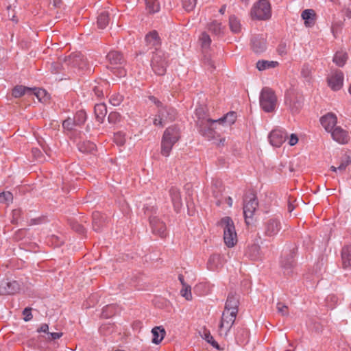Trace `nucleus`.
<instances>
[{"instance_id":"nucleus-1","label":"nucleus","mask_w":351,"mask_h":351,"mask_svg":"<svg viewBox=\"0 0 351 351\" xmlns=\"http://www.w3.org/2000/svg\"><path fill=\"white\" fill-rule=\"evenodd\" d=\"M239 295L236 293H230L226 300L224 310L219 322L218 332L221 337H226L234 324L239 309Z\"/></svg>"},{"instance_id":"nucleus-2","label":"nucleus","mask_w":351,"mask_h":351,"mask_svg":"<svg viewBox=\"0 0 351 351\" xmlns=\"http://www.w3.org/2000/svg\"><path fill=\"white\" fill-rule=\"evenodd\" d=\"M277 101V97L271 88L264 87L262 88L259 102L261 108L265 112H273L276 109Z\"/></svg>"},{"instance_id":"nucleus-3","label":"nucleus","mask_w":351,"mask_h":351,"mask_svg":"<svg viewBox=\"0 0 351 351\" xmlns=\"http://www.w3.org/2000/svg\"><path fill=\"white\" fill-rule=\"evenodd\" d=\"M64 64L77 69L80 73L86 72L89 74L93 72L86 58L80 53H73L66 57L64 59Z\"/></svg>"},{"instance_id":"nucleus-4","label":"nucleus","mask_w":351,"mask_h":351,"mask_svg":"<svg viewBox=\"0 0 351 351\" xmlns=\"http://www.w3.org/2000/svg\"><path fill=\"white\" fill-rule=\"evenodd\" d=\"M219 224L223 228V240L226 246L228 247L234 246L237 242V236L231 218L229 217L222 218Z\"/></svg>"},{"instance_id":"nucleus-5","label":"nucleus","mask_w":351,"mask_h":351,"mask_svg":"<svg viewBox=\"0 0 351 351\" xmlns=\"http://www.w3.org/2000/svg\"><path fill=\"white\" fill-rule=\"evenodd\" d=\"M250 15L252 19L265 21L271 17V5L268 0H258L252 8Z\"/></svg>"},{"instance_id":"nucleus-6","label":"nucleus","mask_w":351,"mask_h":351,"mask_svg":"<svg viewBox=\"0 0 351 351\" xmlns=\"http://www.w3.org/2000/svg\"><path fill=\"white\" fill-rule=\"evenodd\" d=\"M285 102L292 114H297L303 106L304 98L302 94L294 90H289L285 95Z\"/></svg>"},{"instance_id":"nucleus-7","label":"nucleus","mask_w":351,"mask_h":351,"mask_svg":"<svg viewBox=\"0 0 351 351\" xmlns=\"http://www.w3.org/2000/svg\"><path fill=\"white\" fill-rule=\"evenodd\" d=\"M151 66L154 72L158 75H164L166 73L167 61L164 51H152Z\"/></svg>"},{"instance_id":"nucleus-8","label":"nucleus","mask_w":351,"mask_h":351,"mask_svg":"<svg viewBox=\"0 0 351 351\" xmlns=\"http://www.w3.org/2000/svg\"><path fill=\"white\" fill-rule=\"evenodd\" d=\"M258 206V200L254 194L246 195L243 200V214L247 224L250 223L254 214Z\"/></svg>"},{"instance_id":"nucleus-9","label":"nucleus","mask_w":351,"mask_h":351,"mask_svg":"<svg viewBox=\"0 0 351 351\" xmlns=\"http://www.w3.org/2000/svg\"><path fill=\"white\" fill-rule=\"evenodd\" d=\"M319 121L326 132H346L340 126L337 125V117L332 112H328L322 116Z\"/></svg>"},{"instance_id":"nucleus-10","label":"nucleus","mask_w":351,"mask_h":351,"mask_svg":"<svg viewBox=\"0 0 351 351\" xmlns=\"http://www.w3.org/2000/svg\"><path fill=\"white\" fill-rule=\"evenodd\" d=\"M194 119L196 125L202 132L207 121L210 119L208 107L204 104H199L195 108Z\"/></svg>"},{"instance_id":"nucleus-11","label":"nucleus","mask_w":351,"mask_h":351,"mask_svg":"<svg viewBox=\"0 0 351 351\" xmlns=\"http://www.w3.org/2000/svg\"><path fill=\"white\" fill-rule=\"evenodd\" d=\"M179 137L177 133H164L162 138V155L167 156Z\"/></svg>"},{"instance_id":"nucleus-12","label":"nucleus","mask_w":351,"mask_h":351,"mask_svg":"<svg viewBox=\"0 0 351 351\" xmlns=\"http://www.w3.org/2000/svg\"><path fill=\"white\" fill-rule=\"evenodd\" d=\"M280 228V223L277 219H269L264 223L265 235L267 237H274L278 233Z\"/></svg>"},{"instance_id":"nucleus-13","label":"nucleus","mask_w":351,"mask_h":351,"mask_svg":"<svg viewBox=\"0 0 351 351\" xmlns=\"http://www.w3.org/2000/svg\"><path fill=\"white\" fill-rule=\"evenodd\" d=\"M20 290V285L16 280L3 281L0 283V295L14 294Z\"/></svg>"},{"instance_id":"nucleus-14","label":"nucleus","mask_w":351,"mask_h":351,"mask_svg":"<svg viewBox=\"0 0 351 351\" xmlns=\"http://www.w3.org/2000/svg\"><path fill=\"white\" fill-rule=\"evenodd\" d=\"M145 40L147 46L149 47V49H154V51H162L160 49V38L156 31H152L147 34L145 36Z\"/></svg>"},{"instance_id":"nucleus-15","label":"nucleus","mask_w":351,"mask_h":351,"mask_svg":"<svg viewBox=\"0 0 351 351\" xmlns=\"http://www.w3.org/2000/svg\"><path fill=\"white\" fill-rule=\"evenodd\" d=\"M251 47L256 53H261L266 50V40L263 35H256L251 40Z\"/></svg>"},{"instance_id":"nucleus-16","label":"nucleus","mask_w":351,"mask_h":351,"mask_svg":"<svg viewBox=\"0 0 351 351\" xmlns=\"http://www.w3.org/2000/svg\"><path fill=\"white\" fill-rule=\"evenodd\" d=\"M329 86L333 90H339L343 86V74L341 71H336L328 79Z\"/></svg>"},{"instance_id":"nucleus-17","label":"nucleus","mask_w":351,"mask_h":351,"mask_svg":"<svg viewBox=\"0 0 351 351\" xmlns=\"http://www.w3.org/2000/svg\"><path fill=\"white\" fill-rule=\"evenodd\" d=\"M295 261L292 254H286L282 256L280 266L285 275H290L292 273Z\"/></svg>"},{"instance_id":"nucleus-18","label":"nucleus","mask_w":351,"mask_h":351,"mask_svg":"<svg viewBox=\"0 0 351 351\" xmlns=\"http://www.w3.org/2000/svg\"><path fill=\"white\" fill-rule=\"evenodd\" d=\"M158 113L166 124L167 122L173 121L177 116L176 110L171 106H162L158 110Z\"/></svg>"},{"instance_id":"nucleus-19","label":"nucleus","mask_w":351,"mask_h":351,"mask_svg":"<svg viewBox=\"0 0 351 351\" xmlns=\"http://www.w3.org/2000/svg\"><path fill=\"white\" fill-rule=\"evenodd\" d=\"M149 222L154 233L162 237L165 236L166 226L157 217H151Z\"/></svg>"},{"instance_id":"nucleus-20","label":"nucleus","mask_w":351,"mask_h":351,"mask_svg":"<svg viewBox=\"0 0 351 351\" xmlns=\"http://www.w3.org/2000/svg\"><path fill=\"white\" fill-rule=\"evenodd\" d=\"M237 114L234 111H230L219 118L221 127L223 130H227L232 125H233L237 120Z\"/></svg>"},{"instance_id":"nucleus-21","label":"nucleus","mask_w":351,"mask_h":351,"mask_svg":"<svg viewBox=\"0 0 351 351\" xmlns=\"http://www.w3.org/2000/svg\"><path fill=\"white\" fill-rule=\"evenodd\" d=\"M106 58L111 64L110 66L122 64L124 62L123 55L117 51H111L106 56Z\"/></svg>"},{"instance_id":"nucleus-22","label":"nucleus","mask_w":351,"mask_h":351,"mask_svg":"<svg viewBox=\"0 0 351 351\" xmlns=\"http://www.w3.org/2000/svg\"><path fill=\"white\" fill-rule=\"evenodd\" d=\"M169 193L174 208L177 210H179L182 205V198L179 190L177 188L173 186L169 190Z\"/></svg>"},{"instance_id":"nucleus-23","label":"nucleus","mask_w":351,"mask_h":351,"mask_svg":"<svg viewBox=\"0 0 351 351\" xmlns=\"http://www.w3.org/2000/svg\"><path fill=\"white\" fill-rule=\"evenodd\" d=\"M302 19L304 21V24L306 27H311L315 24V12L312 9L304 10L301 14Z\"/></svg>"},{"instance_id":"nucleus-24","label":"nucleus","mask_w":351,"mask_h":351,"mask_svg":"<svg viewBox=\"0 0 351 351\" xmlns=\"http://www.w3.org/2000/svg\"><path fill=\"white\" fill-rule=\"evenodd\" d=\"M152 333L153 335V339L152 340V343L154 344H159L164 339L166 331L162 326H156L152 328Z\"/></svg>"},{"instance_id":"nucleus-25","label":"nucleus","mask_w":351,"mask_h":351,"mask_svg":"<svg viewBox=\"0 0 351 351\" xmlns=\"http://www.w3.org/2000/svg\"><path fill=\"white\" fill-rule=\"evenodd\" d=\"M217 130H223L221 127L219 118L217 119H213L210 118L209 120L207 121L202 132H215Z\"/></svg>"},{"instance_id":"nucleus-26","label":"nucleus","mask_w":351,"mask_h":351,"mask_svg":"<svg viewBox=\"0 0 351 351\" xmlns=\"http://www.w3.org/2000/svg\"><path fill=\"white\" fill-rule=\"evenodd\" d=\"M267 138L274 147H280L286 140V136L282 133H269Z\"/></svg>"},{"instance_id":"nucleus-27","label":"nucleus","mask_w":351,"mask_h":351,"mask_svg":"<svg viewBox=\"0 0 351 351\" xmlns=\"http://www.w3.org/2000/svg\"><path fill=\"white\" fill-rule=\"evenodd\" d=\"M342 265L344 268L351 267V246H345L341 250Z\"/></svg>"},{"instance_id":"nucleus-28","label":"nucleus","mask_w":351,"mask_h":351,"mask_svg":"<svg viewBox=\"0 0 351 351\" xmlns=\"http://www.w3.org/2000/svg\"><path fill=\"white\" fill-rule=\"evenodd\" d=\"M95 114L97 120L99 123H102L104 118L107 114V108L105 104L101 103L95 106Z\"/></svg>"},{"instance_id":"nucleus-29","label":"nucleus","mask_w":351,"mask_h":351,"mask_svg":"<svg viewBox=\"0 0 351 351\" xmlns=\"http://www.w3.org/2000/svg\"><path fill=\"white\" fill-rule=\"evenodd\" d=\"M229 26L231 32L234 34H238L241 31L240 20L235 15H231L229 17Z\"/></svg>"},{"instance_id":"nucleus-30","label":"nucleus","mask_w":351,"mask_h":351,"mask_svg":"<svg viewBox=\"0 0 351 351\" xmlns=\"http://www.w3.org/2000/svg\"><path fill=\"white\" fill-rule=\"evenodd\" d=\"M32 88L26 87L22 85L16 86L12 89V96L15 98L21 97L25 94H29L32 92Z\"/></svg>"},{"instance_id":"nucleus-31","label":"nucleus","mask_w":351,"mask_h":351,"mask_svg":"<svg viewBox=\"0 0 351 351\" xmlns=\"http://www.w3.org/2000/svg\"><path fill=\"white\" fill-rule=\"evenodd\" d=\"M279 63L277 61L258 60L256 62V68L258 71H264L271 68L276 67Z\"/></svg>"},{"instance_id":"nucleus-32","label":"nucleus","mask_w":351,"mask_h":351,"mask_svg":"<svg viewBox=\"0 0 351 351\" xmlns=\"http://www.w3.org/2000/svg\"><path fill=\"white\" fill-rule=\"evenodd\" d=\"M32 90H33L30 93V95H35L40 102L44 103L49 100V95L45 89L34 88Z\"/></svg>"},{"instance_id":"nucleus-33","label":"nucleus","mask_w":351,"mask_h":351,"mask_svg":"<svg viewBox=\"0 0 351 351\" xmlns=\"http://www.w3.org/2000/svg\"><path fill=\"white\" fill-rule=\"evenodd\" d=\"M348 60V54L346 52L341 51H337L333 57V62H335L338 66L342 67Z\"/></svg>"},{"instance_id":"nucleus-34","label":"nucleus","mask_w":351,"mask_h":351,"mask_svg":"<svg viewBox=\"0 0 351 351\" xmlns=\"http://www.w3.org/2000/svg\"><path fill=\"white\" fill-rule=\"evenodd\" d=\"M208 30L216 36H220L223 33L224 27L222 26L221 23L213 21L208 25Z\"/></svg>"},{"instance_id":"nucleus-35","label":"nucleus","mask_w":351,"mask_h":351,"mask_svg":"<svg viewBox=\"0 0 351 351\" xmlns=\"http://www.w3.org/2000/svg\"><path fill=\"white\" fill-rule=\"evenodd\" d=\"M109 14L107 12H102L99 14V15L97 16V27L99 29H104L106 28L108 23H109Z\"/></svg>"},{"instance_id":"nucleus-36","label":"nucleus","mask_w":351,"mask_h":351,"mask_svg":"<svg viewBox=\"0 0 351 351\" xmlns=\"http://www.w3.org/2000/svg\"><path fill=\"white\" fill-rule=\"evenodd\" d=\"M332 138L339 144L347 143L350 140L348 133H330Z\"/></svg>"},{"instance_id":"nucleus-37","label":"nucleus","mask_w":351,"mask_h":351,"mask_svg":"<svg viewBox=\"0 0 351 351\" xmlns=\"http://www.w3.org/2000/svg\"><path fill=\"white\" fill-rule=\"evenodd\" d=\"M146 9L149 13H156L160 10V3L158 0H145Z\"/></svg>"},{"instance_id":"nucleus-38","label":"nucleus","mask_w":351,"mask_h":351,"mask_svg":"<svg viewBox=\"0 0 351 351\" xmlns=\"http://www.w3.org/2000/svg\"><path fill=\"white\" fill-rule=\"evenodd\" d=\"M62 127L65 130L68 132L77 131V127L78 125L75 123V120L73 118H67L62 122Z\"/></svg>"},{"instance_id":"nucleus-39","label":"nucleus","mask_w":351,"mask_h":351,"mask_svg":"<svg viewBox=\"0 0 351 351\" xmlns=\"http://www.w3.org/2000/svg\"><path fill=\"white\" fill-rule=\"evenodd\" d=\"M78 148L82 152H92L95 149V145L93 143L87 141L80 144Z\"/></svg>"},{"instance_id":"nucleus-40","label":"nucleus","mask_w":351,"mask_h":351,"mask_svg":"<svg viewBox=\"0 0 351 351\" xmlns=\"http://www.w3.org/2000/svg\"><path fill=\"white\" fill-rule=\"evenodd\" d=\"M75 123L80 127L84 123L86 119V113L84 110H80L77 112L74 117L73 118Z\"/></svg>"},{"instance_id":"nucleus-41","label":"nucleus","mask_w":351,"mask_h":351,"mask_svg":"<svg viewBox=\"0 0 351 351\" xmlns=\"http://www.w3.org/2000/svg\"><path fill=\"white\" fill-rule=\"evenodd\" d=\"M220 257L219 255H212L208 261V267L210 270H214L218 267Z\"/></svg>"},{"instance_id":"nucleus-42","label":"nucleus","mask_w":351,"mask_h":351,"mask_svg":"<svg viewBox=\"0 0 351 351\" xmlns=\"http://www.w3.org/2000/svg\"><path fill=\"white\" fill-rule=\"evenodd\" d=\"M203 339L206 341L208 343H210L214 348L219 349V346L216 341L213 339V337L211 335L210 332L208 330H205L202 335Z\"/></svg>"},{"instance_id":"nucleus-43","label":"nucleus","mask_w":351,"mask_h":351,"mask_svg":"<svg viewBox=\"0 0 351 351\" xmlns=\"http://www.w3.org/2000/svg\"><path fill=\"white\" fill-rule=\"evenodd\" d=\"M199 40L202 44V47L204 49H208L211 43L210 36L206 32L202 33L199 37Z\"/></svg>"},{"instance_id":"nucleus-44","label":"nucleus","mask_w":351,"mask_h":351,"mask_svg":"<svg viewBox=\"0 0 351 351\" xmlns=\"http://www.w3.org/2000/svg\"><path fill=\"white\" fill-rule=\"evenodd\" d=\"M351 163V155H345L341 158L340 165L338 166V170L343 171L346 167Z\"/></svg>"},{"instance_id":"nucleus-45","label":"nucleus","mask_w":351,"mask_h":351,"mask_svg":"<svg viewBox=\"0 0 351 351\" xmlns=\"http://www.w3.org/2000/svg\"><path fill=\"white\" fill-rule=\"evenodd\" d=\"M182 7L186 12L192 11L197 3V0H182Z\"/></svg>"},{"instance_id":"nucleus-46","label":"nucleus","mask_w":351,"mask_h":351,"mask_svg":"<svg viewBox=\"0 0 351 351\" xmlns=\"http://www.w3.org/2000/svg\"><path fill=\"white\" fill-rule=\"evenodd\" d=\"M180 293L181 295L184 297L186 300H192L191 288L190 285H186L185 286H182V289L180 291Z\"/></svg>"},{"instance_id":"nucleus-47","label":"nucleus","mask_w":351,"mask_h":351,"mask_svg":"<svg viewBox=\"0 0 351 351\" xmlns=\"http://www.w3.org/2000/svg\"><path fill=\"white\" fill-rule=\"evenodd\" d=\"M14 3H8V4L6 5V10L8 12V17L9 19L14 22L15 23H17L18 20L15 18V14L14 11L12 10V5H14Z\"/></svg>"},{"instance_id":"nucleus-48","label":"nucleus","mask_w":351,"mask_h":351,"mask_svg":"<svg viewBox=\"0 0 351 351\" xmlns=\"http://www.w3.org/2000/svg\"><path fill=\"white\" fill-rule=\"evenodd\" d=\"M120 119L121 115L117 112H111L108 117V122L111 124H115L119 122Z\"/></svg>"},{"instance_id":"nucleus-49","label":"nucleus","mask_w":351,"mask_h":351,"mask_svg":"<svg viewBox=\"0 0 351 351\" xmlns=\"http://www.w3.org/2000/svg\"><path fill=\"white\" fill-rule=\"evenodd\" d=\"M108 69L112 70L114 73L119 77H124L126 75V71L124 69L119 66H107Z\"/></svg>"},{"instance_id":"nucleus-50","label":"nucleus","mask_w":351,"mask_h":351,"mask_svg":"<svg viewBox=\"0 0 351 351\" xmlns=\"http://www.w3.org/2000/svg\"><path fill=\"white\" fill-rule=\"evenodd\" d=\"M276 308L278 313L282 316L288 315V306L282 302H278L276 304Z\"/></svg>"},{"instance_id":"nucleus-51","label":"nucleus","mask_w":351,"mask_h":351,"mask_svg":"<svg viewBox=\"0 0 351 351\" xmlns=\"http://www.w3.org/2000/svg\"><path fill=\"white\" fill-rule=\"evenodd\" d=\"M122 101L123 96L119 94L113 95L110 99V104L114 106H119Z\"/></svg>"},{"instance_id":"nucleus-52","label":"nucleus","mask_w":351,"mask_h":351,"mask_svg":"<svg viewBox=\"0 0 351 351\" xmlns=\"http://www.w3.org/2000/svg\"><path fill=\"white\" fill-rule=\"evenodd\" d=\"M153 124L156 126H158V129L162 128L165 125L164 121L162 119L158 112L153 120Z\"/></svg>"},{"instance_id":"nucleus-53","label":"nucleus","mask_w":351,"mask_h":351,"mask_svg":"<svg viewBox=\"0 0 351 351\" xmlns=\"http://www.w3.org/2000/svg\"><path fill=\"white\" fill-rule=\"evenodd\" d=\"M114 141L119 145H123L125 142V138L123 133H114Z\"/></svg>"},{"instance_id":"nucleus-54","label":"nucleus","mask_w":351,"mask_h":351,"mask_svg":"<svg viewBox=\"0 0 351 351\" xmlns=\"http://www.w3.org/2000/svg\"><path fill=\"white\" fill-rule=\"evenodd\" d=\"M12 199V195L10 192L3 193L0 194V203L10 202Z\"/></svg>"},{"instance_id":"nucleus-55","label":"nucleus","mask_w":351,"mask_h":351,"mask_svg":"<svg viewBox=\"0 0 351 351\" xmlns=\"http://www.w3.org/2000/svg\"><path fill=\"white\" fill-rule=\"evenodd\" d=\"M62 69H64V64L59 62H53L51 64V69L52 73H57Z\"/></svg>"},{"instance_id":"nucleus-56","label":"nucleus","mask_w":351,"mask_h":351,"mask_svg":"<svg viewBox=\"0 0 351 351\" xmlns=\"http://www.w3.org/2000/svg\"><path fill=\"white\" fill-rule=\"evenodd\" d=\"M31 310L32 308H25L23 311V315H24V320L25 322H28L29 320L32 319V313H31Z\"/></svg>"},{"instance_id":"nucleus-57","label":"nucleus","mask_w":351,"mask_h":351,"mask_svg":"<svg viewBox=\"0 0 351 351\" xmlns=\"http://www.w3.org/2000/svg\"><path fill=\"white\" fill-rule=\"evenodd\" d=\"M278 52L280 56L287 53V45L285 43H281L278 47Z\"/></svg>"},{"instance_id":"nucleus-58","label":"nucleus","mask_w":351,"mask_h":351,"mask_svg":"<svg viewBox=\"0 0 351 351\" xmlns=\"http://www.w3.org/2000/svg\"><path fill=\"white\" fill-rule=\"evenodd\" d=\"M93 91L98 98H101L104 97L103 89L100 86H95L93 89Z\"/></svg>"},{"instance_id":"nucleus-59","label":"nucleus","mask_w":351,"mask_h":351,"mask_svg":"<svg viewBox=\"0 0 351 351\" xmlns=\"http://www.w3.org/2000/svg\"><path fill=\"white\" fill-rule=\"evenodd\" d=\"M204 62L206 65H208L211 69H215L214 62L210 56L205 55L204 58Z\"/></svg>"},{"instance_id":"nucleus-60","label":"nucleus","mask_w":351,"mask_h":351,"mask_svg":"<svg viewBox=\"0 0 351 351\" xmlns=\"http://www.w3.org/2000/svg\"><path fill=\"white\" fill-rule=\"evenodd\" d=\"M48 334V339H57L62 337V332H47Z\"/></svg>"},{"instance_id":"nucleus-61","label":"nucleus","mask_w":351,"mask_h":351,"mask_svg":"<svg viewBox=\"0 0 351 351\" xmlns=\"http://www.w3.org/2000/svg\"><path fill=\"white\" fill-rule=\"evenodd\" d=\"M298 142V137L293 133L291 134L289 140V144L291 146L295 145Z\"/></svg>"},{"instance_id":"nucleus-62","label":"nucleus","mask_w":351,"mask_h":351,"mask_svg":"<svg viewBox=\"0 0 351 351\" xmlns=\"http://www.w3.org/2000/svg\"><path fill=\"white\" fill-rule=\"evenodd\" d=\"M98 219H99V214L98 213H96V214H94L93 215V229L95 230V231H98L99 230V225H98Z\"/></svg>"},{"instance_id":"nucleus-63","label":"nucleus","mask_w":351,"mask_h":351,"mask_svg":"<svg viewBox=\"0 0 351 351\" xmlns=\"http://www.w3.org/2000/svg\"><path fill=\"white\" fill-rule=\"evenodd\" d=\"M149 99L153 102L155 105H156L158 107H162V103L154 96H149Z\"/></svg>"},{"instance_id":"nucleus-64","label":"nucleus","mask_w":351,"mask_h":351,"mask_svg":"<svg viewBox=\"0 0 351 351\" xmlns=\"http://www.w3.org/2000/svg\"><path fill=\"white\" fill-rule=\"evenodd\" d=\"M259 250H260L259 246H258L256 245L252 246L251 250H252L254 252V254L252 255L254 258H256L257 256V255L259 253Z\"/></svg>"}]
</instances>
